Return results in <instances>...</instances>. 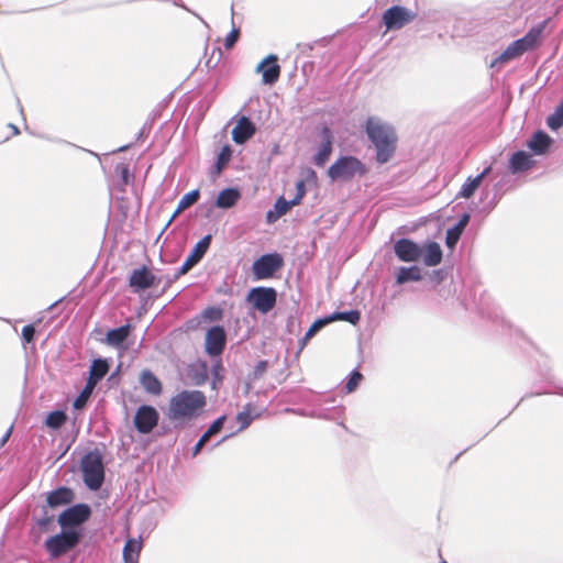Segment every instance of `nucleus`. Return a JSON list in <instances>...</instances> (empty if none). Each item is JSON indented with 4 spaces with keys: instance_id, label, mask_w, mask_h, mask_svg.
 <instances>
[{
    "instance_id": "obj_44",
    "label": "nucleus",
    "mask_w": 563,
    "mask_h": 563,
    "mask_svg": "<svg viewBox=\"0 0 563 563\" xmlns=\"http://www.w3.org/2000/svg\"><path fill=\"white\" fill-rule=\"evenodd\" d=\"M306 186L307 185H305V181H300V180L297 181V184H296L297 192H296L295 198L292 199V203L299 205L301 202V199L306 195Z\"/></svg>"
},
{
    "instance_id": "obj_34",
    "label": "nucleus",
    "mask_w": 563,
    "mask_h": 563,
    "mask_svg": "<svg viewBox=\"0 0 563 563\" xmlns=\"http://www.w3.org/2000/svg\"><path fill=\"white\" fill-rule=\"evenodd\" d=\"M547 123L551 130H558L563 125V103L548 118Z\"/></svg>"
},
{
    "instance_id": "obj_18",
    "label": "nucleus",
    "mask_w": 563,
    "mask_h": 563,
    "mask_svg": "<svg viewBox=\"0 0 563 563\" xmlns=\"http://www.w3.org/2000/svg\"><path fill=\"white\" fill-rule=\"evenodd\" d=\"M322 143L313 157V163L317 166H323L332 152V136L328 128L322 129Z\"/></svg>"
},
{
    "instance_id": "obj_3",
    "label": "nucleus",
    "mask_w": 563,
    "mask_h": 563,
    "mask_svg": "<svg viewBox=\"0 0 563 563\" xmlns=\"http://www.w3.org/2000/svg\"><path fill=\"white\" fill-rule=\"evenodd\" d=\"M545 24V21L540 23L530 29L523 37L510 43L507 48L490 63V67H501L510 60L520 57L526 52L533 49L541 40Z\"/></svg>"
},
{
    "instance_id": "obj_41",
    "label": "nucleus",
    "mask_w": 563,
    "mask_h": 563,
    "mask_svg": "<svg viewBox=\"0 0 563 563\" xmlns=\"http://www.w3.org/2000/svg\"><path fill=\"white\" fill-rule=\"evenodd\" d=\"M361 380H362V375H361V373H358V372L354 371V372L351 374V376H350V378H349V380H347V383H346V390H347L349 393H351V391L355 390V389H356V387L358 386V384L361 383Z\"/></svg>"
},
{
    "instance_id": "obj_16",
    "label": "nucleus",
    "mask_w": 563,
    "mask_h": 563,
    "mask_svg": "<svg viewBox=\"0 0 563 563\" xmlns=\"http://www.w3.org/2000/svg\"><path fill=\"white\" fill-rule=\"evenodd\" d=\"M211 243V235L202 238L191 250L190 254L180 267V274L187 273L195 266L206 254Z\"/></svg>"
},
{
    "instance_id": "obj_39",
    "label": "nucleus",
    "mask_w": 563,
    "mask_h": 563,
    "mask_svg": "<svg viewBox=\"0 0 563 563\" xmlns=\"http://www.w3.org/2000/svg\"><path fill=\"white\" fill-rule=\"evenodd\" d=\"M224 420H225L224 416L219 417L216 421H213V423L203 433V435L207 437L208 439H210V437L218 433L222 429Z\"/></svg>"
},
{
    "instance_id": "obj_42",
    "label": "nucleus",
    "mask_w": 563,
    "mask_h": 563,
    "mask_svg": "<svg viewBox=\"0 0 563 563\" xmlns=\"http://www.w3.org/2000/svg\"><path fill=\"white\" fill-rule=\"evenodd\" d=\"M236 420L241 424L240 430H243L251 424L253 417L249 410H244L236 416Z\"/></svg>"
},
{
    "instance_id": "obj_12",
    "label": "nucleus",
    "mask_w": 563,
    "mask_h": 563,
    "mask_svg": "<svg viewBox=\"0 0 563 563\" xmlns=\"http://www.w3.org/2000/svg\"><path fill=\"white\" fill-rule=\"evenodd\" d=\"M157 284L156 276L145 266L134 269L129 278V286L134 292L148 289Z\"/></svg>"
},
{
    "instance_id": "obj_31",
    "label": "nucleus",
    "mask_w": 563,
    "mask_h": 563,
    "mask_svg": "<svg viewBox=\"0 0 563 563\" xmlns=\"http://www.w3.org/2000/svg\"><path fill=\"white\" fill-rule=\"evenodd\" d=\"M421 279L420 268L417 266L401 267L397 274V284H405L407 282H418Z\"/></svg>"
},
{
    "instance_id": "obj_19",
    "label": "nucleus",
    "mask_w": 563,
    "mask_h": 563,
    "mask_svg": "<svg viewBox=\"0 0 563 563\" xmlns=\"http://www.w3.org/2000/svg\"><path fill=\"white\" fill-rule=\"evenodd\" d=\"M295 206L298 205L292 203V199L287 201L283 197H279L274 205V209L268 210L266 213L267 223L276 222L280 217L286 214Z\"/></svg>"
},
{
    "instance_id": "obj_25",
    "label": "nucleus",
    "mask_w": 563,
    "mask_h": 563,
    "mask_svg": "<svg viewBox=\"0 0 563 563\" xmlns=\"http://www.w3.org/2000/svg\"><path fill=\"white\" fill-rule=\"evenodd\" d=\"M492 167L488 166L483 170L482 174L474 178H468L461 188L460 196L463 198H470L474 195L477 188L481 186L483 178L490 172Z\"/></svg>"
},
{
    "instance_id": "obj_6",
    "label": "nucleus",
    "mask_w": 563,
    "mask_h": 563,
    "mask_svg": "<svg viewBox=\"0 0 563 563\" xmlns=\"http://www.w3.org/2000/svg\"><path fill=\"white\" fill-rule=\"evenodd\" d=\"M81 467L86 485L92 490L99 489L104 479V470L100 455L95 453L87 454L82 459Z\"/></svg>"
},
{
    "instance_id": "obj_46",
    "label": "nucleus",
    "mask_w": 563,
    "mask_h": 563,
    "mask_svg": "<svg viewBox=\"0 0 563 563\" xmlns=\"http://www.w3.org/2000/svg\"><path fill=\"white\" fill-rule=\"evenodd\" d=\"M468 221H470V214L465 213V214L462 216V218L460 219L457 224L454 225V228H456V229H459V231L463 232V230L467 225Z\"/></svg>"
},
{
    "instance_id": "obj_40",
    "label": "nucleus",
    "mask_w": 563,
    "mask_h": 563,
    "mask_svg": "<svg viewBox=\"0 0 563 563\" xmlns=\"http://www.w3.org/2000/svg\"><path fill=\"white\" fill-rule=\"evenodd\" d=\"M330 320H317L311 324V327L308 329V331L305 334V340L311 339L324 324H327Z\"/></svg>"
},
{
    "instance_id": "obj_11",
    "label": "nucleus",
    "mask_w": 563,
    "mask_h": 563,
    "mask_svg": "<svg viewBox=\"0 0 563 563\" xmlns=\"http://www.w3.org/2000/svg\"><path fill=\"white\" fill-rule=\"evenodd\" d=\"M158 412L152 406H141L134 417V426L141 433H150L158 422Z\"/></svg>"
},
{
    "instance_id": "obj_33",
    "label": "nucleus",
    "mask_w": 563,
    "mask_h": 563,
    "mask_svg": "<svg viewBox=\"0 0 563 563\" xmlns=\"http://www.w3.org/2000/svg\"><path fill=\"white\" fill-rule=\"evenodd\" d=\"M95 387L96 386H93L92 384L87 382L86 386L84 387L81 393L78 395V397L74 401V408L75 409H81V408H84L86 406V404H87L89 397L91 396Z\"/></svg>"
},
{
    "instance_id": "obj_21",
    "label": "nucleus",
    "mask_w": 563,
    "mask_h": 563,
    "mask_svg": "<svg viewBox=\"0 0 563 563\" xmlns=\"http://www.w3.org/2000/svg\"><path fill=\"white\" fill-rule=\"evenodd\" d=\"M552 139L544 132H536L528 142V147L537 155H542L547 152Z\"/></svg>"
},
{
    "instance_id": "obj_20",
    "label": "nucleus",
    "mask_w": 563,
    "mask_h": 563,
    "mask_svg": "<svg viewBox=\"0 0 563 563\" xmlns=\"http://www.w3.org/2000/svg\"><path fill=\"white\" fill-rule=\"evenodd\" d=\"M421 258L427 266H437L442 261V251L438 243L430 242L422 247Z\"/></svg>"
},
{
    "instance_id": "obj_1",
    "label": "nucleus",
    "mask_w": 563,
    "mask_h": 563,
    "mask_svg": "<svg viewBox=\"0 0 563 563\" xmlns=\"http://www.w3.org/2000/svg\"><path fill=\"white\" fill-rule=\"evenodd\" d=\"M366 133L376 147L378 163H387L395 153L397 136L391 125L378 118H369L366 122Z\"/></svg>"
},
{
    "instance_id": "obj_32",
    "label": "nucleus",
    "mask_w": 563,
    "mask_h": 563,
    "mask_svg": "<svg viewBox=\"0 0 563 563\" xmlns=\"http://www.w3.org/2000/svg\"><path fill=\"white\" fill-rule=\"evenodd\" d=\"M361 313L357 310H351L345 312H335L333 316L329 318L330 321L333 320H342L347 321L352 324H356L360 321Z\"/></svg>"
},
{
    "instance_id": "obj_43",
    "label": "nucleus",
    "mask_w": 563,
    "mask_h": 563,
    "mask_svg": "<svg viewBox=\"0 0 563 563\" xmlns=\"http://www.w3.org/2000/svg\"><path fill=\"white\" fill-rule=\"evenodd\" d=\"M240 35L239 29L233 27L232 31L225 36L224 46L227 49H231L236 43Z\"/></svg>"
},
{
    "instance_id": "obj_26",
    "label": "nucleus",
    "mask_w": 563,
    "mask_h": 563,
    "mask_svg": "<svg viewBox=\"0 0 563 563\" xmlns=\"http://www.w3.org/2000/svg\"><path fill=\"white\" fill-rule=\"evenodd\" d=\"M73 499V492L68 488H58L47 496V504L51 507H58L70 503Z\"/></svg>"
},
{
    "instance_id": "obj_13",
    "label": "nucleus",
    "mask_w": 563,
    "mask_h": 563,
    "mask_svg": "<svg viewBox=\"0 0 563 563\" xmlns=\"http://www.w3.org/2000/svg\"><path fill=\"white\" fill-rule=\"evenodd\" d=\"M225 331L220 325H214L206 334V352L211 356L220 355L225 346Z\"/></svg>"
},
{
    "instance_id": "obj_10",
    "label": "nucleus",
    "mask_w": 563,
    "mask_h": 563,
    "mask_svg": "<svg viewBox=\"0 0 563 563\" xmlns=\"http://www.w3.org/2000/svg\"><path fill=\"white\" fill-rule=\"evenodd\" d=\"M90 516V508L87 505L79 504L67 508L58 516V523L65 530H71L84 523Z\"/></svg>"
},
{
    "instance_id": "obj_38",
    "label": "nucleus",
    "mask_w": 563,
    "mask_h": 563,
    "mask_svg": "<svg viewBox=\"0 0 563 563\" xmlns=\"http://www.w3.org/2000/svg\"><path fill=\"white\" fill-rule=\"evenodd\" d=\"M462 232L459 231V229L456 228H451L448 230L446 232V236H445V243L449 247H454L455 244L457 243L460 236H461Z\"/></svg>"
},
{
    "instance_id": "obj_48",
    "label": "nucleus",
    "mask_w": 563,
    "mask_h": 563,
    "mask_svg": "<svg viewBox=\"0 0 563 563\" xmlns=\"http://www.w3.org/2000/svg\"><path fill=\"white\" fill-rule=\"evenodd\" d=\"M11 433H12V427H10V428L8 429V431L4 433V435H3V437H2V439L0 440V446H3V445L7 443V441L9 440V438H10V435H11Z\"/></svg>"
},
{
    "instance_id": "obj_4",
    "label": "nucleus",
    "mask_w": 563,
    "mask_h": 563,
    "mask_svg": "<svg viewBox=\"0 0 563 563\" xmlns=\"http://www.w3.org/2000/svg\"><path fill=\"white\" fill-rule=\"evenodd\" d=\"M367 172L365 164L354 156L339 157L328 169V176L332 181H346L356 176H363Z\"/></svg>"
},
{
    "instance_id": "obj_7",
    "label": "nucleus",
    "mask_w": 563,
    "mask_h": 563,
    "mask_svg": "<svg viewBox=\"0 0 563 563\" xmlns=\"http://www.w3.org/2000/svg\"><path fill=\"white\" fill-rule=\"evenodd\" d=\"M276 299L277 292L271 287H254L246 296V301L252 308L263 314H266L275 307Z\"/></svg>"
},
{
    "instance_id": "obj_30",
    "label": "nucleus",
    "mask_w": 563,
    "mask_h": 563,
    "mask_svg": "<svg viewBox=\"0 0 563 563\" xmlns=\"http://www.w3.org/2000/svg\"><path fill=\"white\" fill-rule=\"evenodd\" d=\"M200 197V192L198 189L191 190L183 196L179 200L177 209L175 210L170 221H173L179 213L188 209L190 206L196 203Z\"/></svg>"
},
{
    "instance_id": "obj_9",
    "label": "nucleus",
    "mask_w": 563,
    "mask_h": 563,
    "mask_svg": "<svg viewBox=\"0 0 563 563\" xmlns=\"http://www.w3.org/2000/svg\"><path fill=\"white\" fill-rule=\"evenodd\" d=\"M416 13L405 7L394 5L385 11L383 22L387 30H398L413 21Z\"/></svg>"
},
{
    "instance_id": "obj_28",
    "label": "nucleus",
    "mask_w": 563,
    "mask_h": 563,
    "mask_svg": "<svg viewBox=\"0 0 563 563\" xmlns=\"http://www.w3.org/2000/svg\"><path fill=\"white\" fill-rule=\"evenodd\" d=\"M142 549V541L129 539L123 548L124 563H136Z\"/></svg>"
},
{
    "instance_id": "obj_5",
    "label": "nucleus",
    "mask_w": 563,
    "mask_h": 563,
    "mask_svg": "<svg viewBox=\"0 0 563 563\" xmlns=\"http://www.w3.org/2000/svg\"><path fill=\"white\" fill-rule=\"evenodd\" d=\"M80 532L77 530H65L48 538L45 541V549L48 554L56 559L73 550L80 540Z\"/></svg>"
},
{
    "instance_id": "obj_45",
    "label": "nucleus",
    "mask_w": 563,
    "mask_h": 563,
    "mask_svg": "<svg viewBox=\"0 0 563 563\" xmlns=\"http://www.w3.org/2000/svg\"><path fill=\"white\" fill-rule=\"evenodd\" d=\"M34 333H35V329L33 325H25L23 329H22V336L24 339V341L26 343H30L32 342L33 338H34Z\"/></svg>"
},
{
    "instance_id": "obj_2",
    "label": "nucleus",
    "mask_w": 563,
    "mask_h": 563,
    "mask_svg": "<svg viewBox=\"0 0 563 563\" xmlns=\"http://www.w3.org/2000/svg\"><path fill=\"white\" fill-rule=\"evenodd\" d=\"M206 406V397L200 390H184L169 400L168 418L174 421H189L197 418Z\"/></svg>"
},
{
    "instance_id": "obj_22",
    "label": "nucleus",
    "mask_w": 563,
    "mask_h": 563,
    "mask_svg": "<svg viewBox=\"0 0 563 563\" xmlns=\"http://www.w3.org/2000/svg\"><path fill=\"white\" fill-rule=\"evenodd\" d=\"M240 197V191L235 188L223 189L217 197L216 206L221 209L232 208L239 201Z\"/></svg>"
},
{
    "instance_id": "obj_36",
    "label": "nucleus",
    "mask_w": 563,
    "mask_h": 563,
    "mask_svg": "<svg viewBox=\"0 0 563 563\" xmlns=\"http://www.w3.org/2000/svg\"><path fill=\"white\" fill-rule=\"evenodd\" d=\"M232 150L230 146H223L218 154L217 158V169L220 173L222 168L229 163L231 159Z\"/></svg>"
},
{
    "instance_id": "obj_29",
    "label": "nucleus",
    "mask_w": 563,
    "mask_h": 563,
    "mask_svg": "<svg viewBox=\"0 0 563 563\" xmlns=\"http://www.w3.org/2000/svg\"><path fill=\"white\" fill-rule=\"evenodd\" d=\"M141 384L144 387V389L152 395H159L162 391L161 382L150 371H144L141 374Z\"/></svg>"
},
{
    "instance_id": "obj_24",
    "label": "nucleus",
    "mask_w": 563,
    "mask_h": 563,
    "mask_svg": "<svg viewBox=\"0 0 563 563\" xmlns=\"http://www.w3.org/2000/svg\"><path fill=\"white\" fill-rule=\"evenodd\" d=\"M108 371L109 364L106 360H93L90 365L89 378L87 382L96 386L97 383L107 375Z\"/></svg>"
},
{
    "instance_id": "obj_14",
    "label": "nucleus",
    "mask_w": 563,
    "mask_h": 563,
    "mask_svg": "<svg viewBox=\"0 0 563 563\" xmlns=\"http://www.w3.org/2000/svg\"><path fill=\"white\" fill-rule=\"evenodd\" d=\"M394 251L397 257L402 262H417L422 255V247L409 239L396 241Z\"/></svg>"
},
{
    "instance_id": "obj_47",
    "label": "nucleus",
    "mask_w": 563,
    "mask_h": 563,
    "mask_svg": "<svg viewBox=\"0 0 563 563\" xmlns=\"http://www.w3.org/2000/svg\"><path fill=\"white\" fill-rule=\"evenodd\" d=\"M209 439L207 437H205L202 434V437L199 439V441L196 443L195 448H194V456H196L200 450L202 449V446L206 444V442L208 441Z\"/></svg>"
},
{
    "instance_id": "obj_23",
    "label": "nucleus",
    "mask_w": 563,
    "mask_h": 563,
    "mask_svg": "<svg viewBox=\"0 0 563 563\" xmlns=\"http://www.w3.org/2000/svg\"><path fill=\"white\" fill-rule=\"evenodd\" d=\"M531 165V156L523 151L516 152L509 161V168L514 174L527 170Z\"/></svg>"
},
{
    "instance_id": "obj_49",
    "label": "nucleus",
    "mask_w": 563,
    "mask_h": 563,
    "mask_svg": "<svg viewBox=\"0 0 563 563\" xmlns=\"http://www.w3.org/2000/svg\"><path fill=\"white\" fill-rule=\"evenodd\" d=\"M10 128L12 129L14 134H19V129L15 125L10 124Z\"/></svg>"
},
{
    "instance_id": "obj_35",
    "label": "nucleus",
    "mask_w": 563,
    "mask_h": 563,
    "mask_svg": "<svg viewBox=\"0 0 563 563\" xmlns=\"http://www.w3.org/2000/svg\"><path fill=\"white\" fill-rule=\"evenodd\" d=\"M66 421V415L63 411H53L46 417V426L58 429Z\"/></svg>"
},
{
    "instance_id": "obj_17",
    "label": "nucleus",
    "mask_w": 563,
    "mask_h": 563,
    "mask_svg": "<svg viewBox=\"0 0 563 563\" xmlns=\"http://www.w3.org/2000/svg\"><path fill=\"white\" fill-rule=\"evenodd\" d=\"M255 125L246 117H242L232 130V139L236 144H243L255 134Z\"/></svg>"
},
{
    "instance_id": "obj_8",
    "label": "nucleus",
    "mask_w": 563,
    "mask_h": 563,
    "mask_svg": "<svg viewBox=\"0 0 563 563\" xmlns=\"http://www.w3.org/2000/svg\"><path fill=\"white\" fill-rule=\"evenodd\" d=\"M283 265L279 254H265L257 258L252 265V272L256 280L266 279Z\"/></svg>"
},
{
    "instance_id": "obj_27",
    "label": "nucleus",
    "mask_w": 563,
    "mask_h": 563,
    "mask_svg": "<svg viewBox=\"0 0 563 563\" xmlns=\"http://www.w3.org/2000/svg\"><path fill=\"white\" fill-rule=\"evenodd\" d=\"M130 325H121L117 329H112L107 333V344L119 347L129 336Z\"/></svg>"
},
{
    "instance_id": "obj_37",
    "label": "nucleus",
    "mask_w": 563,
    "mask_h": 563,
    "mask_svg": "<svg viewBox=\"0 0 563 563\" xmlns=\"http://www.w3.org/2000/svg\"><path fill=\"white\" fill-rule=\"evenodd\" d=\"M300 181H305V185L317 187L318 185V177L316 172L312 168H303L301 170V179Z\"/></svg>"
},
{
    "instance_id": "obj_15",
    "label": "nucleus",
    "mask_w": 563,
    "mask_h": 563,
    "mask_svg": "<svg viewBox=\"0 0 563 563\" xmlns=\"http://www.w3.org/2000/svg\"><path fill=\"white\" fill-rule=\"evenodd\" d=\"M257 73H262V81L265 85L275 84L280 75V67L277 64L276 55H268L256 67Z\"/></svg>"
}]
</instances>
